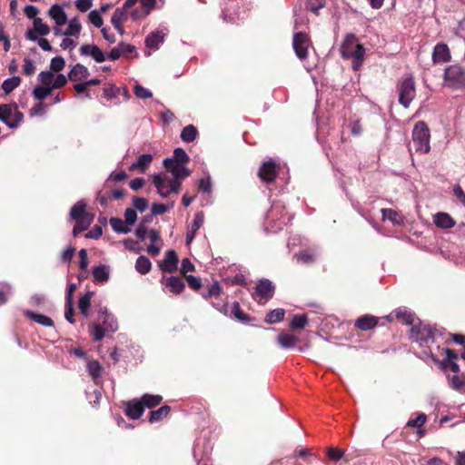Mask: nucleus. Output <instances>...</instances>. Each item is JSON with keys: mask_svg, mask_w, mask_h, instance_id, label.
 I'll return each instance as SVG.
<instances>
[{"mask_svg": "<svg viewBox=\"0 0 465 465\" xmlns=\"http://www.w3.org/2000/svg\"><path fill=\"white\" fill-rule=\"evenodd\" d=\"M430 137L428 125L422 121L418 122L412 130V140L416 152L420 153H429L430 149Z\"/></svg>", "mask_w": 465, "mask_h": 465, "instance_id": "obj_3", "label": "nucleus"}, {"mask_svg": "<svg viewBox=\"0 0 465 465\" xmlns=\"http://www.w3.org/2000/svg\"><path fill=\"white\" fill-rule=\"evenodd\" d=\"M126 20V10L123 7L116 8L114 12L111 23L114 26H118L119 25H123L124 22Z\"/></svg>", "mask_w": 465, "mask_h": 465, "instance_id": "obj_45", "label": "nucleus"}, {"mask_svg": "<svg viewBox=\"0 0 465 465\" xmlns=\"http://www.w3.org/2000/svg\"><path fill=\"white\" fill-rule=\"evenodd\" d=\"M137 220V214L134 209L127 208L124 212V222L130 226L133 225Z\"/></svg>", "mask_w": 465, "mask_h": 465, "instance_id": "obj_62", "label": "nucleus"}, {"mask_svg": "<svg viewBox=\"0 0 465 465\" xmlns=\"http://www.w3.org/2000/svg\"><path fill=\"white\" fill-rule=\"evenodd\" d=\"M134 93L137 98L147 99L153 96V93L140 84L134 87Z\"/></svg>", "mask_w": 465, "mask_h": 465, "instance_id": "obj_54", "label": "nucleus"}, {"mask_svg": "<svg viewBox=\"0 0 465 465\" xmlns=\"http://www.w3.org/2000/svg\"><path fill=\"white\" fill-rule=\"evenodd\" d=\"M279 169L280 165L274 161H266L262 163L258 172V177L264 183H272L278 176Z\"/></svg>", "mask_w": 465, "mask_h": 465, "instance_id": "obj_7", "label": "nucleus"}, {"mask_svg": "<svg viewBox=\"0 0 465 465\" xmlns=\"http://www.w3.org/2000/svg\"><path fill=\"white\" fill-rule=\"evenodd\" d=\"M178 262L176 252L174 250H168L164 259L159 262V267L163 272L173 273L177 270Z\"/></svg>", "mask_w": 465, "mask_h": 465, "instance_id": "obj_10", "label": "nucleus"}, {"mask_svg": "<svg viewBox=\"0 0 465 465\" xmlns=\"http://www.w3.org/2000/svg\"><path fill=\"white\" fill-rule=\"evenodd\" d=\"M52 92H53L52 87L38 85V86L35 87V89L33 91V94L36 100L43 101L47 96H49L52 94Z\"/></svg>", "mask_w": 465, "mask_h": 465, "instance_id": "obj_48", "label": "nucleus"}, {"mask_svg": "<svg viewBox=\"0 0 465 465\" xmlns=\"http://www.w3.org/2000/svg\"><path fill=\"white\" fill-rule=\"evenodd\" d=\"M340 52L343 59H351V66L354 71L359 70L364 61L365 48L359 43V39L354 34L345 35Z\"/></svg>", "mask_w": 465, "mask_h": 465, "instance_id": "obj_1", "label": "nucleus"}, {"mask_svg": "<svg viewBox=\"0 0 465 465\" xmlns=\"http://www.w3.org/2000/svg\"><path fill=\"white\" fill-rule=\"evenodd\" d=\"M204 223V213L203 212H198L194 215V219L188 228L186 232V244L189 245L193 241L197 231L203 226Z\"/></svg>", "mask_w": 465, "mask_h": 465, "instance_id": "obj_14", "label": "nucleus"}, {"mask_svg": "<svg viewBox=\"0 0 465 465\" xmlns=\"http://www.w3.org/2000/svg\"><path fill=\"white\" fill-rule=\"evenodd\" d=\"M223 292V288L218 282H214L213 285H211L206 292L202 293V296L205 299L215 298L217 299Z\"/></svg>", "mask_w": 465, "mask_h": 465, "instance_id": "obj_44", "label": "nucleus"}, {"mask_svg": "<svg viewBox=\"0 0 465 465\" xmlns=\"http://www.w3.org/2000/svg\"><path fill=\"white\" fill-rule=\"evenodd\" d=\"M65 66V61L62 56H55L51 60L50 69L53 72H61Z\"/></svg>", "mask_w": 465, "mask_h": 465, "instance_id": "obj_52", "label": "nucleus"}, {"mask_svg": "<svg viewBox=\"0 0 465 465\" xmlns=\"http://www.w3.org/2000/svg\"><path fill=\"white\" fill-rule=\"evenodd\" d=\"M34 28L38 32L39 35H47L50 33V27L43 23L41 18H35Z\"/></svg>", "mask_w": 465, "mask_h": 465, "instance_id": "obj_51", "label": "nucleus"}, {"mask_svg": "<svg viewBox=\"0 0 465 465\" xmlns=\"http://www.w3.org/2000/svg\"><path fill=\"white\" fill-rule=\"evenodd\" d=\"M231 314L233 315L239 322L243 323H248L251 322L252 318L249 314H246L242 312L240 303L238 302H234L232 306Z\"/></svg>", "mask_w": 465, "mask_h": 465, "instance_id": "obj_36", "label": "nucleus"}, {"mask_svg": "<svg viewBox=\"0 0 465 465\" xmlns=\"http://www.w3.org/2000/svg\"><path fill=\"white\" fill-rule=\"evenodd\" d=\"M120 89L113 84L105 86L103 90L104 97L107 100H112L119 95Z\"/></svg>", "mask_w": 465, "mask_h": 465, "instance_id": "obj_55", "label": "nucleus"}, {"mask_svg": "<svg viewBox=\"0 0 465 465\" xmlns=\"http://www.w3.org/2000/svg\"><path fill=\"white\" fill-rule=\"evenodd\" d=\"M70 217L74 221L94 219V214L86 212V203L81 200L78 201L70 210Z\"/></svg>", "mask_w": 465, "mask_h": 465, "instance_id": "obj_15", "label": "nucleus"}, {"mask_svg": "<svg viewBox=\"0 0 465 465\" xmlns=\"http://www.w3.org/2000/svg\"><path fill=\"white\" fill-rule=\"evenodd\" d=\"M152 263L146 256H139L135 262V269L141 274H146L151 271Z\"/></svg>", "mask_w": 465, "mask_h": 465, "instance_id": "obj_39", "label": "nucleus"}, {"mask_svg": "<svg viewBox=\"0 0 465 465\" xmlns=\"http://www.w3.org/2000/svg\"><path fill=\"white\" fill-rule=\"evenodd\" d=\"M110 225L112 229L118 233H128L131 232L130 227L122 219L112 217L110 219Z\"/></svg>", "mask_w": 465, "mask_h": 465, "instance_id": "obj_37", "label": "nucleus"}, {"mask_svg": "<svg viewBox=\"0 0 465 465\" xmlns=\"http://www.w3.org/2000/svg\"><path fill=\"white\" fill-rule=\"evenodd\" d=\"M87 371L92 379L96 381L99 378L102 377L103 373V366L98 361L90 360L87 362Z\"/></svg>", "mask_w": 465, "mask_h": 465, "instance_id": "obj_32", "label": "nucleus"}, {"mask_svg": "<svg viewBox=\"0 0 465 465\" xmlns=\"http://www.w3.org/2000/svg\"><path fill=\"white\" fill-rule=\"evenodd\" d=\"M326 456L329 460L337 462L343 460L345 463H349L351 459L345 455V451L340 448L329 446L326 450Z\"/></svg>", "mask_w": 465, "mask_h": 465, "instance_id": "obj_23", "label": "nucleus"}, {"mask_svg": "<svg viewBox=\"0 0 465 465\" xmlns=\"http://www.w3.org/2000/svg\"><path fill=\"white\" fill-rule=\"evenodd\" d=\"M140 400L142 401L143 408L153 409L161 404L163 397L161 395L144 393Z\"/></svg>", "mask_w": 465, "mask_h": 465, "instance_id": "obj_30", "label": "nucleus"}, {"mask_svg": "<svg viewBox=\"0 0 465 465\" xmlns=\"http://www.w3.org/2000/svg\"><path fill=\"white\" fill-rule=\"evenodd\" d=\"M48 15L54 20L57 26L65 25L68 20L67 15L59 5H52L48 11Z\"/></svg>", "mask_w": 465, "mask_h": 465, "instance_id": "obj_19", "label": "nucleus"}, {"mask_svg": "<svg viewBox=\"0 0 465 465\" xmlns=\"http://www.w3.org/2000/svg\"><path fill=\"white\" fill-rule=\"evenodd\" d=\"M133 204L136 210L142 213L147 209L148 201L145 198L135 196L133 199Z\"/></svg>", "mask_w": 465, "mask_h": 465, "instance_id": "obj_60", "label": "nucleus"}, {"mask_svg": "<svg viewBox=\"0 0 465 465\" xmlns=\"http://www.w3.org/2000/svg\"><path fill=\"white\" fill-rule=\"evenodd\" d=\"M93 220L92 218H88V220H78V221H74L75 222V225L74 226V229H73V235L74 237L78 236L82 232L87 230L89 228V226L91 225V223H93Z\"/></svg>", "mask_w": 465, "mask_h": 465, "instance_id": "obj_46", "label": "nucleus"}, {"mask_svg": "<svg viewBox=\"0 0 465 465\" xmlns=\"http://www.w3.org/2000/svg\"><path fill=\"white\" fill-rule=\"evenodd\" d=\"M171 411V408L168 405H163L156 411H152L149 416V422L155 423L159 422L166 418Z\"/></svg>", "mask_w": 465, "mask_h": 465, "instance_id": "obj_28", "label": "nucleus"}, {"mask_svg": "<svg viewBox=\"0 0 465 465\" xmlns=\"http://www.w3.org/2000/svg\"><path fill=\"white\" fill-rule=\"evenodd\" d=\"M162 282L169 289L172 293L180 294L185 288V284L181 277L170 276L163 279Z\"/></svg>", "mask_w": 465, "mask_h": 465, "instance_id": "obj_18", "label": "nucleus"}, {"mask_svg": "<svg viewBox=\"0 0 465 465\" xmlns=\"http://www.w3.org/2000/svg\"><path fill=\"white\" fill-rule=\"evenodd\" d=\"M297 260L299 262L303 264H311L316 261V254L314 252L310 250L301 251L296 254Z\"/></svg>", "mask_w": 465, "mask_h": 465, "instance_id": "obj_42", "label": "nucleus"}, {"mask_svg": "<svg viewBox=\"0 0 465 465\" xmlns=\"http://www.w3.org/2000/svg\"><path fill=\"white\" fill-rule=\"evenodd\" d=\"M309 319L306 314H296L292 317L290 322V328L296 330H302L308 324Z\"/></svg>", "mask_w": 465, "mask_h": 465, "instance_id": "obj_38", "label": "nucleus"}, {"mask_svg": "<svg viewBox=\"0 0 465 465\" xmlns=\"http://www.w3.org/2000/svg\"><path fill=\"white\" fill-rule=\"evenodd\" d=\"M89 21L96 27H101L103 25V18L100 15V13L96 10H93L89 13Z\"/></svg>", "mask_w": 465, "mask_h": 465, "instance_id": "obj_59", "label": "nucleus"}, {"mask_svg": "<svg viewBox=\"0 0 465 465\" xmlns=\"http://www.w3.org/2000/svg\"><path fill=\"white\" fill-rule=\"evenodd\" d=\"M111 186H104V188L97 193L96 200L103 207H106L109 202L113 200V197L111 195Z\"/></svg>", "mask_w": 465, "mask_h": 465, "instance_id": "obj_41", "label": "nucleus"}, {"mask_svg": "<svg viewBox=\"0 0 465 465\" xmlns=\"http://www.w3.org/2000/svg\"><path fill=\"white\" fill-rule=\"evenodd\" d=\"M54 75L51 71H43L39 74L38 79L44 86L51 87Z\"/></svg>", "mask_w": 465, "mask_h": 465, "instance_id": "obj_53", "label": "nucleus"}, {"mask_svg": "<svg viewBox=\"0 0 465 465\" xmlns=\"http://www.w3.org/2000/svg\"><path fill=\"white\" fill-rule=\"evenodd\" d=\"M198 134L196 127L193 124L185 126L181 133V138L183 142L192 143Z\"/></svg>", "mask_w": 465, "mask_h": 465, "instance_id": "obj_40", "label": "nucleus"}, {"mask_svg": "<svg viewBox=\"0 0 465 465\" xmlns=\"http://www.w3.org/2000/svg\"><path fill=\"white\" fill-rule=\"evenodd\" d=\"M194 271V265L192 263L189 258H184L182 261L181 265V273L185 277L187 275V272H193Z\"/></svg>", "mask_w": 465, "mask_h": 465, "instance_id": "obj_64", "label": "nucleus"}, {"mask_svg": "<svg viewBox=\"0 0 465 465\" xmlns=\"http://www.w3.org/2000/svg\"><path fill=\"white\" fill-rule=\"evenodd\" d=\"M451 54L449 46L444 43H439L435 45L432 53V61L434 64L447 63L450 61Z\"/></svg>", "mask_w": 465, "mask_h": 465, "instance_id": "obj_12", "label": "nucleus"}, {"mask_svg": "<svg viewBox=\"0 0 465 465\" xmlns=\"http://www.w3.org/2000/svg\"><path fill=\"white\" fill-rule=\"evenodd\" d=\"M21 83L19 76H13L5 79L2 84V88L5 94L13 92Z\"/></svg>", "mask_w": 465, "mask_h": 465, "instance_id": "obj_43", "label": "nucleus"}, {"mask_svg": "<svg viewBox=\"0 0 465 465\" xmlns=\"http://www.w3.org/2000/svg\"><path fill=\"white\" fill-rule=\"evenodd\" d=\"M299 341V338L293 334L282 332L277 336V342L283 349L294 348Z\"/></svg>", "mask_w": 465, "mask_h": 465, "instance_id": "obj_24", "label": "nucleus"}, {"mask_svg": "<svg viewBox=\"0 0 465 465\" xmlns=\"http://www.w3.org/2000/svg\"><path fill=\"white\" fill-rule=\"evenodd\" d=\"M163 166L166 171L170 172L173 178L185 179L191 175V171L185 166L178 163L172 158H166L163 160Z\"/></svg>", "mask_w": 465, "mask_h": 465, "instance_id": "obj_8", "label": "nucleus"}, {"mask_svg": "<svg viewBox=\"0 0 465 465\" xmlns=\"http://www.w3.org/2000/svg\"><path fill=\"white\" fill-rule=\"evenodd\" d=\"M24 62L23 73L27 76L33 75L35 73V62L30 58H25Z\"/></svg>", "mask_w": 465, "mask_h": 465, "instance_id": "obj_58", "label": "nucleus"}, {"mask_svg": "<svg viewBox=\"0 0 465 465\" xmlns=\"http://www.w3.org/2000/svg\"><path fill=\"white\" fill-rule=\"evenodd\" d=\"M393 319L402 320V322L404 323H406V324H412V322H413V316H412V314L410 312H408L407 310L401 309V308L393 311L389 315V320L390 321H392Z\"/></svg>", "mask_w": 465, "mask_h": 465, "instance_id": "obj_27", "label": "nucleus"}, {"mask_svg": "<svg viewBox=\"0 0 465 465\" xmlns=\"http://www.w3.org/2000/svg\"><path fill=\"white\" fill-rule=\"evenodd\" d=\"M153 161V155L149 153L142 154L138 157L137 161L135 163H133L130 167L129 171H135L139 170L141 173H144L145 170L149 167Z\"/></svg>", "mask_w": 465, "mask_h": 465, "instance_id": "obj_25", "label": "nucleus"}, {"mask_svg": "<svg viewBox=\"0 0 465 465\" xmlns=\"http://www.w3.org/2000/svg\"><path fill=\"white\" fill-rule=\"evenodd\" d=\"M433 222L437 227L442 229H450L456 224L454 219L447 213H436Z\"/></svg>", "mask_w": 465, "mask_h": 465, "instance_id": "obj_21", "label": "nucleus"}, {"mask_svg": "<svg viewBox=\"0 0 465 465\" xmlns=\"http://www.w3.org/2000/svg\"><path fill=\"white\" fill-rule=\"evenodd\" d=\"M99 322L107 332H115L118 329V323L113 314L108 312L106 308H101L99 311Z\"/></svg>", "mask_w": 465, "mask_h": 465, "instance_id": "obj_11", "label": "nucleus"}, {"mask_svg": "<svg viewBox=\"0 0 465 465\" xmlns=\"http://www.w3.org/2000/svg\"><path fill=\"white\" fill-rule=\"evenodd\" d=\"M127 178V173L124 171L119 173H112L104 183V187H110L112 182H122Z\"/></svg>", "mask_w": 465, "mask_h": 465, "instance_id": "obj_50", "label": "nucleus"}, {"mask_svg": "<svg viewBox=\"0 0 465 465\" xmlns=\"http://www.w3.org/2000/svg\"><path fill=\"white\" fill-rule=\"evenodd\" d=\"M275 287L268 279L261 280L255 287L256 294L265 300L272 298L274 294Z\"/></svg>", "mask_w": 465, "mask_h": 465, "instance_id": "obj_16", "label": "nucleus"}, {"mask_svg": "<svg viewBox=\"0 0 465 465\" xmlns=\"http://www.w3.org/2000/svg\"><path fill=\"white\" fill-rule=\"evenodd\" d=\"M93 296V292H87L84 296L80 297L78 301V309L84 317L89 315V309Z\"/></svg>", "mask_w": 465, "mask_h": 465, "instance_id": "obj_33", "label": "nucleus"}, {"mask_svg": "<svg viewBox=\"0 0 465 465\" xmlns=\"http://www.w3.org/2000/svg\"><path fill=\"white\" fill-rule=\"evenodd\" d=\"M285 311L282 308H277L270 311L264 319V322L268 324H274L283 321Z\"/></svg>", "mask_w": 465, "mask_h": 465, "instance_id": "obj_34", "label": "nucleus"}, {"mask_svg": "<svg viewBox=\"0 0 465 465\" xmlns=\"http://www.w3.org/2000/svg\"><path fill=\"white\" fill-rule=\"evenodd\" d=\"M90 73L84 65L82 64H76L69 72L68 79L72 82H78L82 79H86Z\"/></svg>", "mask_w": 465, "mask_h": 465, "instance_id": "obj_22", "label": "nucleus"}, {"mask_svg": "<svg viewBox=\"0 0 465 465\" xmlns=\"http://www.w3.org/2000/svg\"><path fill=\"white\" fill-rule=\"evenodd\" d=\"M426 420L427 416L424 413H420L415 419H411L407 422V426L411 428H420L424 425Z\"/></svg>", "mask_w": 465, "mask_h": 465, "instance_id": "obj_57", "label": "nucleus"}, {"mask_svg": "<svg viewBox=\"0 0 465 465\" xmlns=\"http://www.w3.org/2000/svg\"><path fill=\"white\" fill-rule=\"evenodd\" d=\"M74 315V310L73 307V300H71L69 298V299H67V302H66V310L64 312V317L72 324H74L75 322Z\"/></svg>", "mask_w": 465, "mask_h": 465, "instance_id": "obj_61", "label": "nucleus"}, {"mask_svg": "<svg viewBox=\"0 0 465 465\" xmlns=\"http://www.w3.org/2000/svg\"><path fill=\"white\" fill-rule=\"evenodd\" d=\"M311 45V39L307 34L302 32L294 34L292 46L299 59L305 60L307 58L308 48Z\"/></svg>", "mask_w": 465, "mask_h": 465, "instance_id": "obj_6", "label": "nucleus"}, {"mask_svg": "<svg viewBox=\"0 0 465 465\" xmlns=\"http://www.w3.org/2000/svg\"><path fill=\"white\" fill-rule=\"evenodd\" d=\"M106 330L100 323H93L90 326V333L94 341H101L105 335Z\"/></svg>", "mask_w": 465, "mask_h": 465, "instance_id": "obj_47", "label": "nucleus"}, {"mask_svg": "<svg viewBox=\"0 0 465 465\" xmlns=\"http://www.w3.org/2000/svg\"><path fill=\"white\" fill-rule=\"evenodd\" d=\"M94 282L104 283L109 279V270L105 265H99L93 270Z\"/></svg>", "mask_w": 465, "mask_h": 465, "instance_id": "obj_31", "label": "nucleus"}, {"mask_svg": "<svg viewBox=\"0 0 465 465\" xmlns=\"http://www.w3.org/2000/svg\"><path fill=\"white\" fill-rule=\"evenodd\" d=\"M185 280L188 283V286L193 291H199L202 288V280L199 277H195L193 275H185Z\"/></svg>", "mask_w": 465, "mask_h": 465, "instance_id": "obj_56", "label": "nucleus"}, {"mask_svg": "<svg viewBox=\"0 0 465 465\" xmlns=\"http://www.w3.org/2000/svg\"><path fill=\"white\" fill-rule=\"evenodd\" d=\"M378 324V318L372 315H363L355 321L354 326L361 331H369Z\"/></svg>", "mask_w": 465, "mask_h": 465, "instance_id": "obj_20", "label": "nucleus"}, {"mask_svg": "<svg viewBox=\"0 0 465 465\" xmlns=\"http://www.w3.org/2000/svg\"><path fill=\"white\" fill-rule=\"evenodd\" d=\"M163 42V35L160 31L152 32L145 38V45L151 49H157Z\"/></svg>", "mask_w": 465, "mask_h": 465, "instance_id": "obj_29", "label": "nucleus"}, {"mask_svg": "<svg viewBox=\"0 0 465 465\" xmlns=\"http://www.w3.org/2000/svg\"><path fill=\"white\" fill-rule=\"evenodd\" d=\"M82 25L79 23V20L76 17H74L69 21L66 30L64 31V35L74 36L77 38L80 35Z\"/></svg>", "mask_w": 465, "mask_h": 465, "instance_id": "obj_35", "label": "nucleus"}, {"mask_svg": "<svg viewBox=\"0 0 465 465\" xmlns=\"http://www.w3.org/2000/svg\"><path fill=\"white\" fill-rule=\"evenodd\" d=\"M24 120V114L18 110L15 104H0V121L5 123L9 128H17Z\"/></svg>", "mask_w": 465, "mask_h": 465, "instance_id": "obj_4", "label": "nucleus"}, {"mask_svg": "<svg viewBox=\"0 0 465 465\" xmlns=\"http://www.w3.org/2000/svg\"><path fill=\"white\" fill-rule=\"evenodd\" d=\"M172 159L178 162V163H181L183 166L190 161L188 154L183 148H176L173 151V156Z\"/></svg>", "mask_w": 465, "mask_h": 465, "instance_id": "obj_49", "label": "nucleus"}, {"mask_svg": "<svg viewBox=\"0 0 465 465\" xmlns=\"http://www.w3.org/2000/svg\"><path fill=\"white\" fill-rule=\"evenodd\" d=\"M124 411L130 419L137 420L143 415L144 408L140 399H134L124 402Z\"/></svg>", "mask_w": 465, "mask_h": 465, "instance_id": "obj_9", "label": "nucleus"}, {"mask_svg": "<svg viewBox=\"0 0 465 465\" xmlns=\"http://www.w3.org/2000/svg\"><path fill=\"white\" fill-rule=\"evenodd\" d=\"M24 315L28 319L37 322L38 324L45 327H53L54 324V321L50 317L44 314L36 313L31 311H25Z\"/></svg>", "mask_w": 465, "mask_h": 465, "instance_id": "obj_26", "label": "nucleus"}, {"mask_svg": "<svg viewBox=\"0 0 465 465\" xmlns=\"http://www.w3.org/2000/svg\"><path fill=\"white\" fill-rule=\"evenodd\" d=\"M153 183L157 188L158 193L166 198L170 194L168 176L164 173L154 174L153 176Z\"/></svg>", "mask_w": 465, "mask_h": 465, "instance_id": "obj_17", "label": "nucleus"}, {"mask_svg": "<svg viewBox=\"0 0 465 465\" xmlns=\"http://www.w3.org/2000/svg\"><path fill=\"white\" fill-rule=\"evenodd\" d=\"M399 103L408 108L416 96L415 82L412 76H407L399 81L397 84Z\"/></svg>", "mask_w": 465, "mask_h": 465, "instance_id": "obj_5", "label": "nucleus"}, {"mask_svg": "<svg viewBox=\"0 0 465 465\" xmlns=\"http://www.w3.org/2000/svg\"><path fill=\"white\" fill-rule=\"evenodd\" d=\"M443 80L445 85L452 90L465 89V68L459 64L447 66Z\"/></svg>", "mask_w": 465, "mask_h": 465, "instance_id": "obj_2", "label": "nucleus"}, {"mask_svg": "<svg viewBox=\"0 0 465 465\" xmlns=\"http://www.w3.org/2000/svg\"><path fill=\"white\" fill-rule=\"evenodd\" d=\"M306 7L317 15L319 10L323 7V0H308Z\"/></svg>", "mask_w": 465, "mask_h": 465, "instance_id": "obj_63", "label": "nucleus"}, {"mask_svg": "<svg viewBox=\"0 0 465 465\" xmlns=\"http://www.w3.org/2000/svg\"><path fill=\"white\" fill-rule=\"evenodd\" d=\"M79 52L81 55L92 56L96 63H103L106 59L104 52L95 45H83Z\"/></svg>", "mask_w": 465, "mask_h": 465, "instance_id": "obj_13", "label": "nucleus"}]
</instances>
